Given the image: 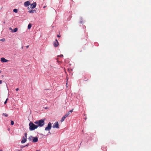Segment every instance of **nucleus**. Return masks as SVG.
<instances>
[{
	"mask_svg": "<svg viewBox=\"0 0 151 151\" xmlns=\"http://www.w3.org/2000/svg\"><path fill=\"white\" fill-rule=\"evenodd\" d=\"M45 119H42L35 121L34 122L35 124H37V126L40 127H42L44 125V121Z\"/></svg>",
	"mask_w": 151,
	"mask_h": 151,
	"instance_id": "f257e3e1",
	"label": "nucleus"
},
{
	"mask_svg": "<svg viewBox=\"0 0 151 151\" xmlns=\"http://www.w3.org/2000/svg\"><path fill=\"white\" fill-rule=\"evenodd\" d=\"M52 127L53 128H59V124L58 122H56L52 126Z\"/></svg>",
	"mask_w": 151,
	"mask_h": 151,
	"instance_id": "39448f33",
	"label": "nucleus"
},
{
	"mask_svg": "<svg viewBox=\"0 0 151 151\" xmlns=\"http://www.w3.org/2000/svg\"><path fill=\"white\" fill-rule=\"evenodd\" d=\"M32 27V24H29L28 26V29H30L31 27Z\"/></svg>",
	"mask_w": 151,
	"mask_h": 151,
	"instance_id": "4468645a",
	"label": "nucleus"
},
{
	"mask_svg": "<svg viewBox=\"0 0 151 151\" xmlns=\"http://www.w3.org/2000/svg\"><path fill=\"white\" fill-rule=\"evenodd\" d=\"M70 114V113H67L64 116L66 118Z\"/></svg>",
	"mask_w": 151,
	"mask_h": 151,
	"instance_id": "f3484780",
	"label": "nucleus"
},
{
	"mask_svg": "<svg viewBox=\"0 0 151 151\" xmlns=\"http://www.w3.org/2000/svg\"><path fill=\"white\" fill-rule=\"evenodd\" d=\"M36 12V11L35 10H30L28 11V12L29 13H34V12Z\"/></svg>",
	"mask_w": 151,
	"mask_h": 151,
	"instance_id": "9b49d317",
	"label": "nucleus"
},
{
	"mask_svg": "<svg viewBox=\"0 0 151 151\" xmlns=\"http://www.w3.org/2000/svg\"><path fill=\"white\" fill-rule=\"evenodd\" d=\"M18 10L17 9H14L13 10V12H15L16 13H17V12Z\"/></svg>",
	"mask_w": 151,
	"mask_h": 151,
	"instance_id": "a211bd4d",
	"label": "nucleus"
},
{
	"mask_svg": "<svg viewBox=\"0 0 151 151\" xmlns=\"http://www.w3.org/2000/svg\"><path fill=\"white\" fill-rule=\"evenodd\" d=\"M8 99H6V100L4 102V104H6V103H7V101Z\"/></svg>",
	"mask_w": 151,
	"mask_h": 151,
	"instance_id": "5701e85b",
	"label": "nucleus"
},
{
	"mask_svg": "<svg viewBox=\"0 0 151 151\" xmlns=\"http://www.w3.org/2000/svg\"><path fill=\"white\" fill-rule=\"evenodd\" d=\"M28 47H29V46H26V48H28Z\"/></svg>",
	"mask_w": 151,
	"mask_h": 151,
	"instance_id": "c756f323",
	"label": "nucleus"
},
{
	"mask_svg": "<svg viewBox=\"0 0 151 151\" xmlns=\"http://www.w3.org/2000/svg\"><path fill=\"white\" fill-rule=\"evenodd\" d=\"M36 2L33 3L31 5V7L32 9H33L36 7Z\"/></svg>",
	"mask_w": 151,
	"mask_h": 151,
	"instance_id": "1a4fd4ad",
	"label": "nucleus"
},
{
	"mask_svg": "<svg viewBox=\"0 0 151 151\" xmlns=\"http://www.w3.org/2000/svg\"><path fill=\"white\" fill-rule=\"evenodd\" d=\"M19 90V88H17L16 89V91H18Z\"/></svg>",
	"mask_w": 151,
	"mask_h": 151,
	"instance_id": "a878e982",
	"label": "nucleus"
},
{
	"mask_svg": "<svg viewBox=\"0 0 151 151\" xmlns=\"http://www.w3.org/2000/svg\"><path fill=\"white\" fill-rule=\"evenodd\" d=\"M38 141V137H33V140H32V142H37Z\"/></svg>",
	"mask_w": 151,
	"mask_h": 151,
	"instance_id": "9d476101",
	"label": "nucleus"
},
{
	"mask_svg": "<svg viewBox=\"0 0 151 151\" xmlns=\"http://www.w3.org/2000/svg\"><path fill=\"white\" fill-rule=\"evenodd\" d=\"M30 3L29 1L25 2L24 3V5L25 7H27L30 4Z\"/></svg>",
	"mask_w": 151,
	"mask_h": 151,
	"instance_id": "0eeeda50",
	"label": "nucleus"
},
{
	"mask_svg": "<svg viewBox=\"0 0 151 151\" xmlns=\"http://www.w3.org/2000/svg\"><path fill=\"white\" fill-rule=\"evenodd\" d=\"M1 73V71L0 70V73Z\"/></svg>",
	"mask_w": 151,
	"mask_h": 151,
	"instance_id": "e433bc0d",
	"label": "nucleus"
},
{
	"mask_svg": "<svg viewBox=\"0 0 151 151\" xmlns=\"http://www.w3.org/2000/svg\"><path fill=\"white\" fill-rule=\"evenodd\" d=\"M63 55H58L57 56V57H63Z\"/></svg>",
	"mask_w": 151,
	"mask_h": 151,
	"instance_id": "aec40b11",
	"label": "nucleus"
},
{
	"mask_svg": "<svg viewBox=\"0 0 151 151\" xmlns=\"http://www.w3.org/2000/svg\"><path fill=\"white\" fill-rule=\"evenodd\" d=\"M18 30V29L17 28H14L12 32H17Z\"/></svg>",
	"mask_w": 151,
	"mask_h": 151,
	"instance_id": "ddd939ff",
	"label": "nucleus"
},
{
	"mask_svg": "<svg viewBox=\"0 0 151 151\" xmlns=\"http://www.w3.org/2000/svg\"><path fill=\"white\" fill-rule=\"evenodd\" d=\"M57 36L58 37H60V36L58 35H57Z\"/></svg>",
	"mask_w": 151,
	"mask_h": 151,
	"instance_id": "cd10ccee",
	"label": "nucleus"
},
{
	"mask_svg": "<svg viewBox=\"0 0 151 151\" xmlns=\"http://www.w3.org/2000/svg\"><path fill=\"white\" fill-rule=\"evenodd\" d=\"M33 137L32 136H31L28 138V139L29 140V141H31V140H33Z\"/></svg>",
	"mask_w": 151,
	"mask_h": 151,
	"instance_id": "f8f14e48",
	"label": "nucleus"
},
{
	"mask_svg": "<svg viewBox=\"0 0 151 151\" xmlns=\"http://www.w3.org/2000/svg\"><path fill=\"white\" fill-rule=\"evenodd\" d=\"M2 83V81L0 80V84H1Z\"/></svg>",
	"mask_w": 151,
	"mask_h": 151,
	"instance_id": "bb28decb",
	"label": "nucleus"
},
{
	"mask_svg": "<svg viewBox=\"0 0 151 151\" xmlns=\"http://www.w3.org/2000/svg\"><path fill=\"white\" fill-rule=\"evenodd\" d=\"M29 145V144H27L25 146H24V147H28Z\"/></svg>",
	"mask_w": 151,
	"mask_h": 151,
	"instance_id": "393cba45",
	"label": "nucleus"
},
{
	"mask_svg": "<svg viewBox=\"0 0 151 151\" xmlns=\"http://www.w3.org/2000/svg\"><path fill=\"white\" fill-rule=\"evenodd\" d=\"M5 39L4 38L0 40V41H1L4 42L5 41Z\"/></svg>",
	"mask_w": 151,
	"mask_h": 151,
	"instance_id": "6ab92c4d",
	"label": "nucleus"
},
{
	"mask_svg": "<svg viewBox=\"0 0 151 151\" xmlns=\"http://www.w3.org/2000/svg\"><path fill=\"white\" fill-rule=\"evenodd\" d=\"M68 70L69 72H70L72 70V68H68Z\"/></svg>",
	"mask_w": 151,
	"mask_h": 151,
	"instance_id": "dca6fc26",
	"label": "nucleus"
},
{
	"mask_svg": "<svg viewBox=\"0 0 151 151\" xmlns=\"http://www.w3.org/2000/svg\"><path fill=\"white\" fill-rule=\"evenodd\" d=\"M80 23H82V21H80Z\"/></svg>",
	"mask_w": 151,
	"mask_h": 151,
	"instance_id": "2f4dec72",
	"label": "nucleus"
},
{
	"mask_svg": "<svg viewBox=\"0 0 151 151\" xmlns=\"http://www.w3.org/2000/svg\"><path fill=\"white\" fill-rule=\"evenodd\" d=\"M1 61L3 63H5L9 61V60L6 59L5 58L3 57L1 58Z\"/></svg>",
	"mask_w": 151,
	"mask_h": 151,
	"instance_id": "423d86ee",
	"label": "nucleus"
},
{
	"mask_svg": "<svg viewBox=\"0 0 151 151\" xmlns=\"http://www.w3.org/2000/svg\"><path fill=\"white\" fill-rule=\"evenodd\" d=\"M8 130H9V128L8 129Z\"/></svg>",
	"mask_w": 151,
	"mask_h": 151,
	"instance_id": "c9c22d12",
	"label": "nucleus"
},
{
	"mask_svg": "<svg viewBox=\"0 0 151 151\" xmlns=\"http://www.w3.org/2000/svg\"><path fill=\"white\" fill-rule=\"evenodd\" d=\"M3 114L4 115V116H6V117H7L8 116V115L6 114Z\"/></svg>",
	"mask_w": 151,
	"mask_h": 151,
	"instance_id": "4be33fe9",
	"label": "nucleus"
},
{
	"mask_svg": "<svg viewBox=\"0 0 151 151\" xmlns=\"http://www.w3.org/2000/svg\"><path fill=\"white\" fill-rule=\"evenodd\" d=\"M52 128L51 124L50 122L48 123L47 126L45 127V130L46 131H50Z\"/></svg>",
	"mask_w": 151,
	"mask_h": 151,
	"instance_id": "7ed1b4c3",
	"label": "nucleus"
},
{
	"mask_svg": "<svg viewBox=\"0 0 151 151\" xmlns=\"http://www.w3.org/2000/svg\"><path fill=\"white\" fill-rule=\"evenodd\" d=\"M49 134H51V133H50V131H49Z\"/></svg>",
	"mask_w": 151,
	"mask_h": 151,
	"instance_id": "473e14b6",
	"label": "nucleus"
},
{
	"mask_svg": "<svg viewBox=\"0 0 151 151\" xmlns=\"http://www.w3.org/2000/svg\"><path fill=\"white\" fill-rule=\"evenodd\" d=\"M27 134L26 133H24V136H23L22 138V139L21 141V143H24L26 142L27 138Z\"/></svg>",
	"mask_w": 151,
	"mask_h": 151,
	"instance_id": "20e7f679",
	"label": "nucleus"
},
{
	"mask_svg": "<svg viewBox=\"0 0 151 151\" xmlns=\"http://www.w3.org/2000/svg\"><path fill=\"white\" fill-rule=\"evenodd\" d=\"M66 118L63 116L62 118L61 119V122H63L65 119Z\"/></svg>",
	"mask_w": 151,
	"mask_h": 151,
	"instance_id": "2eb2a0df",
	"label": "nucleus"
},
{
	"mask_svg": "<svg viewBox=\"0 0 151 151\" xmlns=\"http://www.w3.org/2000/svg\"><path fill=\"white\" fill-rule=\"evenodd\" d=\"M36 151H40V150H36Z\"/></svg>",
	"mask_w": 151,
	"mask_h": 151,
	"instance_id": "f704fd0d",
	"label": "nucleus"
},
{
	"mask_svg": "<svg viewBox=\"0 0 151 151\" xmlns=\"http://www.w3.org/2000/svg\"><path fill=\"white\" fill-rule=\"evenodd\" d=\"M9 29H10V30H12V31H13V29L11 28L10 27V28H9Z\"/></svg>",
	"mask_w": 151,
	"mask_h": 151,
	"instance_id": "c85d7f7f",
	"label": "nucleus"
},
{
	"mask_svg": "<svg viewBox=\"0 0 151 151\" xmlns=\"http://www.w3.org/2000/svg\"><path fill=\"white\" fill-rule=\"evenodd\" d=\"M46 7V6H43V8H45Z\"/></svg>",
	"mask_w": 151,
	"mask_h": 151,
	"instance_id": "7c9ffc66",
	"label": "nucleus"
},
{
	"mask_svg": "<svg viewBox=\"0 0 151 151\" xmlns=\"http://www.w3.org/2000/svg\"><path fill=\"white\" fill-rule=\"evenodd\" d=\"M29 129L30 131L34 130L35 129H36L38 127L37 125H35L33 122H30L29 124Z\"/></svg>",
	"mask_w": 151,
	"mask_h": 151,
	"instance_id": "f03ea898",
	"label": "nucleus"
},
{
	"mask_svg": "<svg viewBox=\"0 0 151 151\" xmlns=\"http://www.w3.org/2000/svg\"><path fill=\"white\" fill-rule=\"evenodd\" d=\"M54 46L55 47H57L59 45L58 42V40L56 39L54 43H53Z\"/></svg>",
	"mask_w": 151,
	"mask_h": 151,
	"instance_id": "6e6552de",
	"label": "nucleus"
},
{
	"mask_svg": "<svg viewBox=\"0 0 151 151\" xmlns=\"http://www.w3.org/2000/svg\"><path fill=\"white\" fill-rule=\"evenodd\" d=\"M68 113H70V112H69V111Z\"/></svg>",
	"mask_w": 151,
	"mask_h": 151,
	"instance_id": "72a5a7b5",
	"label": "nucleus"
},
{
	"mask_svg": "<svg viewBox=\"0 0 151 151\" xmlns=\"http://www.w3.org/2000/svg\"><path fill=\"white\" fill-rule=\"evenodd\" d=\"M73 111V109L69 111V112L72 113Z\"/></svg>",
	"mask_w": 151,
	"mask_h": 151,
	"instance_id": "b1692460",
	"label": "nucleus"
},
{
	"mask_svg": "<svg viewBox=\"0 0 151 151\" xmlns=\"http://www.w3.org/2000/svg\"><path fill=\"white\" fill-rule=\"evenodd\" d=\"M14 122L13 121H11V124L12 125H13L14 124Z\"/></svg>",
	"mask_w": 151,
	"mask_h": 151,
	"instance_id": "412c9836",
	"label": "nucleus"
}]
</instances>
